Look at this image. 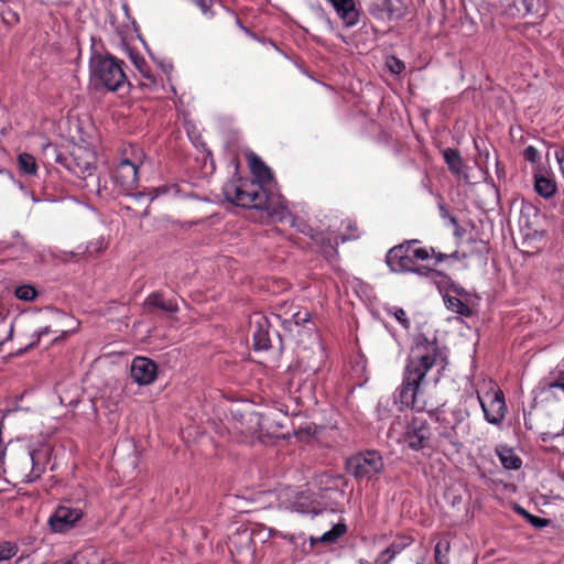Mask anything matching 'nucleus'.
I'll return each instance as SVG.
<instances>
[{
    "label": "nucleus",
    "mask_w": 564,
    "mask_h": 564,
    "mask_svg": "<svg viewBox=\"0 0 564 564\" xmlns=\"http://www.w3.org/2000/svg\"><path fill=\"white\" fill-rule=\"evenodd\" d=\"M303 362H304V356H301L299 358V369L303 368L304 372H306L307 376H310L311 373H315L319 368V361H316L313 364H307V365H303Z\"/></svg>",
    "instance_id": "4c0bfd02"
},
{
    "label": "nucleus",
    "mask_w": 564,
    "mask_h": 564,
    "mask_svg": "<svg viewBox=\"0 0 564 564\" xmlns=\"http://www.w3.org/2000/svg\"><path fill=\"white\" fill-rule=\"evenodd\" d=\"M161 68L166 75H169L173 70V65L170 63L161 64Z\"/></svg>",
    "instance_id": "3c124183"
},
{
    "label": "nucleus",
    "mask_w": 564,
    "mask_h": 564,
    "mask_svg": "<svg viewBox=\"0 0 564 564\" xmlns=\"http://www.w3.org/2000/svg\"><path fill=\"white\" fill-rule=\"evenodd\" d=\"M83 517L80 508L59 506L50 517L48 524L52 531L63 533L72 529Z\"/></svg>",
    "instance_id": "4468645a"
},
{
    "label": "nucleus",
    "mask_w": 564,
    "mask_h": 564,
    "mask_svg": "<svg viewBox=\"0 0 564 564\" xmlns=\"http://www.w3.org/2000/svg\"><path fill=\"white\" fill-rule=\"evenodd\" d=\"M442 546L444 547H447V542L443 543V542H438L435 546V553L436 555L442 551Z\"/></svg>",
    "instance_id": "864d4df0"
},
{
    "label": "nucleus",
    "mask_w": 564,
    "mask_h": 564,
    "mask_svg": "<svg viewBox=\"0 0 564 564\" xmlns=\"http://www.w3.org/2000/svg\"><path fill=\"white\" fill-rule=\"evenodd\" d=\"M346 468L357 480H371L382 473L383 458L377 451H366L349 457Z\"/></svg>",
    "instance_id": "6e6552de"
},
{
    "label": "nucleus",
    "mask_w": 564,
    "mask_h": 564,
    "mask_svg": "<svg viewBox=\"0 0 564 564\" xmlns=\"http://www.w3.org/2000/svg\"><path fill=\"white\" fill-rule=\"evenodd\" d=\"M252 534L254 538H258L261 542H265L268 539L272 538L271 528H268L263 524H259L252 530Z\"/></svg>",
    "instance_id": "c9c22d12"
},
{
    "label": "nucleus",
    "mask_w": 564,
    "mask_h": 564,
    "mask_svg": "<svg viewBox=\"0 0 564 564\" xmlns=\"http://www.w3.org/2000/svg\"><path fill=\"white\" fill-rule=\"evenodd\" d=\"M520 208H521V212H523V209H524V202H523V200H521V206H520Z\"/></svg>",
    "instance_id": "4d7b16f0"
},
{
    "label": "nucleus",
    "mask_w": 564,
    "mask_h": 564,
    "mask_svg": "<svg viewBox=\"0 0 564 564\" xmlns=\"http://www.w3.org/2000/svg\"><path fill=\"white\" fill-rule=\"evenodd\" d=\"M59 333H61V336L55 337V338L53 339V343L58 341L61 338H65V337H66V336H68V334H69V332H68V330H59Z\"/></svg>",
    "instance_id": "603ef678"
},
{
    "label": "nucleus",
    "mask_w": 564,
    "mask_h": 564,
    "mask_svg": "<svg viewBox=\"0 0 564 564\" xmlns=\"http://www.w3.org/2000/svg\"><path fill=\"white\" fill-rule=\"evenodd\" d=\"M478 401L484 412L485 420L494 425L502 422L506 415V403L503 392L494 386L489 391L478 393Z\"/></svg>",
    "instance_id": "9b49d317"
},
{
    "label": "nucleus",
    "mask_w": 564,
    "mask_h": 564,
    "mask_svg": "<svg viewBox=\"0 0 564 564\" xmlns=\"http://www.w3.org/2000/svg\"><path fill=\"white\" fill-rule=\"evenodd\" d=\"M443 158L448 165L449 171L460 176L463 174L464 170V162L459 154V152L455 149L447 148L443 151Z\"/></svg>",
    "instance_id": "b1692460"
},
{
    "label": "nucleus",
    "mask_w": 564,
    "mask_h": 564,
    "mask_svg": "<svg viewBox=\"0 0 564 564\" xmlns=\"http://www.w3.org/2000/svg\"><path fill=\"white\" fill-rule=\"evenodd\" d=\"M18 167L21 174L34 176L37 173V164L35 158L26 152L18 155Z\"/></svg>",
    "instance_id": "393cba45"
},
{
    "label": "nucleus",
    "mask_w": 564,
    "mask_h": 564,
    "mask_svg": "<svg viewBox=\"0 0 564 564\" xmlns=\"http://www.w3.org/2000/svg\"><path fill=\"white\" fill-rule=\"evenodd\" d=\"M278 498L280 500L279 506L281 508L290 509L299 513H317L314 500L304 492L295 495L293 489L283 488L279 491Z\"/></svg>",
    "instance_id": "ddd939ff"
},
{
    "label": "nucleus",
    "mask_w": 564,
    "mask_h": 564,
    "mask_svg": "<svg viewBox=\"0 0 564 564\" xmlns=\"http://www.w3.org/2000/svg\"><path fill=\"white\" fill-rule=\"evenodd\" d=\"M107 248V241L104 238H98L95 241H91L87 245L84 253L89 256L98 254Z\"/></svg>",
    "instance_id": "473e14b6"
},
{
    "label": "nucleus",
    "mask_w": 564,
    "mask_h": 564,
    "mask_svg": "<svg viewBox=\"0 0 564 564\" xmlns=\"http://www.w3.org/2000/svg\"><path fill=\"white\" fill-rule=\"evenodd\" d=\"M143 153L141 150L133 152V159H121L111 174V180L119 193L131 195L139 204V207L145 209L155 204V207H163L167 203L182 198L181 188L177 184H165L153 187L148 192L131 191L137 186L139 180V166L142 163Z\"/></svg>",
    "instance_id": "7ed1b4c3"
},
{
    "label": "nucleus",
    "mask_w": 564,
    "mask_h": 564,
    "mask_svg": "<svg viewBox=\"0 0 564 564\" xmlns=\"http://www.w3.org/2000/svg\"><path fill=\"white\" fill-rule=\"evenodd\" d=\"M358 237H359L358 234H351V235H348V236L341 235L340 237L329 238V241H334L335 245H338L339 243L338 238H340V242H345L348 239H355V238H358Z\"/></svg>",
    "instance_id": "8fccbe9b"
},
{
    "label": "nucleus",
    "mask_w": 564,
    "mask_h": 564,
    "mask_svg": "<svg viewBox=\"0 0 564 564\" xmlns=\"http://www.w3.org/2000/svg\"><path fill=\"white\" fill-rule=\"evenodd\" d=\"M301 398H302L301 395L294 397L295 401H297V402L300 401Z\"/></svg>",
    "instance_id": "bf43d9fd"
},
{
    "label": "nucleus",
    "mask_w": 564,
    "mask_h": 564,
    "mask_svg": "<svg viewBox=\"0 0 564 564\" xmlns=\"http://www.w3.org/2000/svg\"><path fill=\"white\" fill-rule=\"evenodd\" d=\"M558 434H560V432L546 431V432L541 433L540 437L545 443H547V442L552 443V446L554 447L555 441H562V436H558Z\"/></svg>",
    "instance_id": "ea45409f"
},
{
    "label": "nucleus",
    "mask_w": 564,
    "mask_h": 564,
    "mask_svg": "<svg viewBox=\"0 0 564 564\" xmlns=\"http://www.w3.org/2000/svg\"><path fill=\"white\" fill-rule=\"evenodd\" d=\"M271 531H272V538L273 536L282 538L284 540H288L291 544H295V545H297L299 543H302V544L305 543V536L303 534H299V535L286 534V533H283L281 531H278L272 528H271Z\"/></svg>",
    "instance_id": "f704fd0d"
},
{
    "label": "nucleus",
    "mask_w": 564,
    "mask_h": 564,
    "mask_svg": "<svg viewBox=\"0 0 564 564\" xmlns=\"http://www.w3.org/2000/svg\"><path fill=\"white\" fill-rule=\"evenodd\" d=\"M250 171L257 183L237 184L230 182L224 185L223 192L227 202L234 206L263 212H286L289 203L280 195H268L263 186L273 182V174L268 165L253 152L246 154Z\"/></svg>",
    "instance_id": "f257e3e1"
},
{
    "label": "nucleus",
    "mask_w": 564,
    "mask_h": 564,
    "mask_svg": "<svg viewBox=\"0 0 564 564\" xmlns=\"http://www.w3.org/2000/svg\"><path fill=\"white\" fill-rule=\"evenodd\" d=\"M269 322L261 313H254L250 317V330L252 333L253 346L257 350L268 349L270 346Z\"/></svg>",
    "instance_id": "a211bd4d"
},
{
    "label": "nucleus",
    "mask_w": 564,
    "mask_h": 564,
    "mask_svg": "<svg viewBox=\"0 0 564 564\" xmlns=\"http://www.w3.org/2000/svg\"><path fill=\"white\" fill-rule=\"evenodd\" d=\"M346 532V525L343 523H338L333 527L332 530L322 534L318 539L311 538V545H313L316 541H321L323 543H334L336 542L344 533Z\"/></svg>",
    "instance_id": "a878e982"
},
{
    "label": "nucleus",
    "mask_w": 564,
    "mask_h": 564,
    "mask_svg": "<svg viewBox=\"0 0 564 564\" xmlns=\"http://www.w3.org/2000/svg\"><path fill=\"white\" fill-rule=\"evenodd\" d=\"M517 511L522 514L527 521L529 523H531L533 527L538 528V529H542V528H545L547 524H549V520L547 519H544V518H540V517H536V516H533L531 513H529L528 511H525L523 508L521 507H518L517 508Z\"/></svg>",
    "instance_id": "2f4dec72"
},
{
    "label": "nucleus",
    "mask_w": 564,
    "mask_h": 564,
    "mask_svg": "<svg viewBox=\"0 0 564 564\" xmlns=\"http://www.w3.org/2000/svg\"><path fill=\"white\" fill-rule=\"evenodd\" d=\"M18 553L15 543L9 541H0V562L9 561Z\"/></svg>",
    "instance_id": "7c9ffc66"
},
{
    "label": "nucleus",
    "mask_w": 564,
    "mask_h": 564,
    "mask_svg": "<svg viewBox=\"0 0 564 564\" xmlns=\"http://www.w3.org/2000/svg\"><path fill=\"white\" fill-rule=\"evenodd\" d=\"M41 315L37 318V323L48 322L53 316H59L61 313L53 308H46L45 311L40 312Z\"/></svg>",
    "instance_id": "a19ab883"
},
{
    "label": "nucleus",
    "mask_w": 564,
    "mask_h": 564,
    "mask_svg": "<svg viewBox=\"0 0 564 564\" xmlns=\"http://www.w3.org/2000/svg\"><path fill=\"white\" fill-rule=\"evenodd\" d=\"M237 24H238V26H240L241 29H243L248 33V30L241 25L239 20H237Z\"/></svg>",
    "instance_id": "6e6d98bb"
},
{
    "label": "nucleus",
    "mask_w": 564,
    "mask_h": 564,
    "mask_svg": "<svg viewBox=\"0 0 564 564\" xmlns=\"http://www.w3.org/2000/svg\"><path fill=\"white\" fill-rule=\"evenodd\" d=\"M346 28H352L359 22V12L355 0H327Z\"/></svg>",
    "instance_id": "6ab92c4d"
},
{
    "label": "nucleus",
    "mask_w": 564,
    "mask_h": 564,
    "mask_svg": "<svg viewBox=\"0 0 564 564\" xmlns=\"http://www.w3.org/2000/svg\"><path fill=\"white\" fill-rule=\"evenodd\" d=\"M29 457L32 464V468L29 474L24 476V482H33L39 479L45 471V466L48 458V449L42 448L36 451H30Z\"/></svg>",
    "instance_id": "aec40b11"
},
{
    "label": "nucleus",
    "mask_w": 564,
    "mask_h": 564,
    "mask_svg": "<svg viewBox=\"0 0 564 564\" xmlns=\"http://www.w3.org/2000/svg\"><path fill=\"white\" fill-rule=\"evenodd\" d=\"M443 300L446 307L454 313L465 317L470 316L473 313L471 308L468 306L466 300L464 299H459L455 295H452L451 293H445Z\"/></svg>",
    "instance_id": "412c9836"
},
{
    "label": "nucleus",
    "mask_w": 564,
    "mask_h": 564,
    "mask_svg": "<svg viewBox=\"0 0 564 564\" xmlns=\"http://www.w3.org/2000/svg\"><path fill=\"white\" fill-rule=\"evenodd\" d=\"M443 362L444 357L437 344L429 340L423 335L416 336L409 355L403 383L399 391L400 403L416 411L425 410L426 404L421 400L420 384L434 366Z\"/></svg>",
    "instance_id": "f03ea898"
},
{
    "label": "nucleus",
    "mask_w": 564,
    "mask_h": 564,
    "mask_svg": "<svg viewBox=\"0 0 564 564\" xmlns=\"http://www.w3.org/2000/svg\"><path fill=\"white\" fill-rule=\"evenodd\" d=\"M535 191L543 197H551L555 193V183L544 176H536L534 183Z\"/></svg>",
    "instance_id": "bb28decb"
},
{
    "label": "nucleus",
    "mask_w": 564,
    "mask_h": 564,
    "mask_svg": "<svg viewBox=\"0 0 564 564\" xmlns=\"http://www.w3.org/2000/svg\"><path fill=\"white\" fill-rule=\"evenodd\" d=\"M388 267L393 272H416L423 273L415 262L412 261L410 242L391 248L386 257Z\"/></svg>",
    "instance_id": "f8f14e48"
},
{
    "label": "nucleus",
    "mask_w": 564,
    "mask_h": 564,
    "mask_svg": "<svg viewBox=\"0 0 564 564\" xmlns=\"http://www.w3.org/2000/svg\"><path fill=\"white\" fill-rule=\"evenodd\" d=\"M131 62L134 65V67L139 70V73L142 75V77L149 80V86L155 85V78L150 70L147 61L142 56L131 55Z\"/></svg>",
    "instance_id": "cd10ccee"
},
{
    "label": "nucleus",
    "mask_w": 564,
    "mask_h": 564,
    "mask_svg": "<svg viewBox=\"0 0 564 564\" xmlns=\"http://www.w3.org/2000/svg\"><path fill=\"white\" fill-rule=\"evenodd\" d=\"M398 553L397 550L392 549V547H387L382 553H381V557H384V556H388L387 560H384V562L382 564H388L394 556L395 554Z\"/></svg>",
    "instance_id": "de8ad7c7"
},
{
    "label": "nucleus",
    "mask_w": 564,
    "mask_h": 564,
    "mask_svg": "<svg viewBox=\"0 0 564 564\" xmlns=\"http://www.w3.org/2000/svg\"><path fill=\"white\" fill-rule=\"evenodd\" d=\"M558 436H562V441H555L553 448L558 453H564V427L560 431Z\"/></svg>",
    "instance_id": "09e8293b"
},
{
    "label": "nucleus",
    "mask_w": 564,
    "mask_h": 564,
    "mask_svg": "<svg viewBox=\"0 0 564 564\" xmlns=\"http://www.w3.org/2000/svg\"><path fill=\"white\" fill-rule=\"evenodd\" d=\"M443 219L444 224L453 230V235L458 240L459 249L446 253L441 251L436 252L434 248H414L412 243H410V252L413 262L416 263L419 260L425 261L434 258V264H438L443 261L455 263L462 259H466L471 252L467 245L477 246L478 251L487 249L486 242L477 239V235L474 234L475 226L470 221L465 220V218L455 217L453 214H444Z\"/></svg>",
    "instance_id": "20e7f679"
},
{
    "label": "nucleus",
    "mask_w": 564,
    "mask_h": 564,
    "mask_svg": "<svg viewBox=\"0 0 564 564\" xmlns=\"http://www.w3.org/2000/svg\"><path fill=\"white\" fill-rule=\"evenodd\" d=\"M130 375L139 386L150 384L156 378V365L147 357H135L131 362Z\"/></svg>",
    "instance_id": "dca6fc26"
},
{
    "label": "nucleus",
    "mask_w": 564,
    "mask_h": 564,
    "mask_svg": "<svg viewBox=\"0 0 564 564\" xmlns=\"http://www.w3.org/2000/svg\"><path fill=\"white\" fill-rule=\"evenodd\" d=\"M0 174L7 176L10 180H13L12 174L10 172H8V171L0 170Z\"/></svg>",
    "instance_id": "5fc2aeb1"
},
{
    "label": "nucleus",
    "mask_w": 564,
    "mask_h": 564,
    "mask_svg": "<svg viewBox=\"0 0 564 564\" xmlns=\"http://www.w3.org/2000/svg\"><path fill=\"white\" fill-rule=\"evenodd\" d=\"M57 161H61L64 164V159L61 160V158H57Z\"/></svg>",
    "instance_id": "052dcab7"
},
{
    "label": "nucleus",
    "mask_w": 564,
    "mask_h": 564,
    "mask_svg": "<svg viewBox=\"0 0 564 564\" xmlns=\"http://www.w3.org/2000/svg\"><path fill=\"white\" fill-rule=\"evenodd\" d=\"M388 66L393 74H400L404 69V64L394 57L391 58Z\"/></svg>",
    "instance_id": "37998d69"
},
{
    "label": "nucleus",
    "mask_w": 564,
    "mask_h": 564,
    "mask_svg": "<svg viewBox=\"0 0 564 564\" xmlns=\"http://www.w3.org/2000/svg\"><path fill=\"white\" fill-rule=\"evenodd\" d=\"M56 332L57 330H52L51 325H45V326L39 328L37 330H35L32 334L33 340L29 344V346L24 349V351H26L29 348L37 345L43 336H47V335H50L52 333H56Z\"/></svg>",
    "instance_id": "72a5a7b5"
},
{
    "label": "nucleus",
    "mask_w": 564,
    "mask_h": 564,
    "mask_svg": "<svg viewBox=\"0 0 564 564\" xmlns=\"http://www.w3.org/2000/svg\"><path fill=\"white\" fill-rule=\"evenodd\" d=\"M13 293L18 300L24 301V302H32L39 295L36 289L32 284H29V283L17 285L14 288Z\"/></svg>",
    "instance_id": "c85d7f7f"
},
{
    "label": "nucleus",
    "mask_w": 564,
    "mask_h": 564,
    "mask_svg": "<svg viewBox=\"0 0 564 564\" xmlns=\"http://www.w3.org/2000/svg\"><path fill=\"white\" fill-rule=\"evenodd\" d=\"M447 293L464 300H467L469 296L468 292L464 288L456 284H453Z\"/></svg>",
    "instance_id": "79ce46f5"
},
{
    "label": "nucleus",
    "mask_w": 564,
    "mask_h": 564,
    "mask_svg": "<svg viewBox=\"0 0 564 564\" xmlns=\"http://www.w3.org/2000/svg\"><path fill=\"white\" fill-rule=\"evenodd\" d=\"M553 389H560L564 392V369L558 370L557 379L550 384Z\"/></svg>",
    "instance_id": "c03bdc74"
},
{
    "label": "nucleus",
    "mask_w": 564,
    "mask_h": 564,
    "mask_svg": "<svg viewBox=\"0 0 564 564\" xmlns=\"http://www.w3.org/2000/svg\"><path fill=\"white\" fill-rule=\"evenodd\" d=\"M64 166L82 180L93 177L96 172V153L89 147L74 144L69 155L64 158Z\"/></svg>",
    "instance_id": "1a4fd4ad"
},
{
    "label": "nucleus",
    "mask_w": 564,
    "mask_h": 564,
    "mask_svg": "<svg viewBox=\"0 0 564 564\" xmlns=\"http://www.w3.org/2000/svg\"><path fill=\"white\" fill-rule=\"evenodd\" d=\"M90 83L95 88L116 91L127 84L121 62L110 55L94 54L90 57Z\"/></svg>",
    "instance_id": "423d86ee"
},
{
    "label": "nucleus",
    "mask_w": 564,
    "mask_h": 564,
    "mask_svg": "<svg viewBox=\"0 0 564 564\" xmlns=\"http://www.w3.org/2000/svg\"><path fill=\"white\" fill-rule=\"evenodd\" d=\"M369 12L378 20L399 19L404 14V7L401 0H372Z\"/></svg>",
    "instance_id": "f3484780"
},
{
    "label": "nucleus",
    "mask_w": 564,
    "mask_h": 564,
    "mask_svg": "<svg viewBox=\"0 0 564 564\" xmlns=\"http://www.w3.org/2000/svg\"><path fill=\"white\" fill-rule=\"evenodd\" d=\"M3 260H22L26 265H37L42 262V257L28 246L21 237L7 245L3 250Z\"/></svg>",
    "instance_id": "2eb2a0df"
},
{
    "label": "nucleus",
    "mask_w": 564,
    "mask_h": 564,
    "mask_svg": "<svg viewBox=\"0 0 564 564\" xmlns=\"http://www.w3.org/2000/svg\"><path fill=\"white\" fill-rule=\"evenodd\" d=\"M523 156L527 161L534 163L539 159V151L533 145H528L523 151Z\"/></svg>",
    "instance_id": "58836bf2"
},
{
    "label": "nucleus",
    "mask_w": 564,
    "mask_h": 564,
    "mask_svg": "<svg viewBox=\"0 0 564 564\" xmlns=\"http://www.w3.org/2000/svg\"><path fill=\"white\" fill-rule=\"evenodd\" d=\"M555 159L560 165L561 173L564 177V148H561L555 152Z\"/></svg>",
    "instance_id": "49530a36"
},
{
    "label": "nucleus",
    "mask_w": 564,
    "mask_h": 564,
    "mask_svg": "<svg viewBox=\"0 0 564 564\" xmlns=\"http://www.w3.org/2000/svg\"><path fill=\"white\" fill-rule=\"evenodd\" d=\"M283 314L284 322L293 323L296 326L304 325L310 319V314L306 310H297L295 312H290V316L288 311L283 312Z\"/></svg>",
    "instance_id": "c756f323"
},
{
    "label": "nucleus",
    "mask_w": 564,
    "mask_h": 564,
    "mask_svg": "<svg viewBox=\"0 0 564 564\" xmlns=\"http://www.w3.org/2000/svg\"><path fill=\"white\" fill-rule=\"evenodd\" d=\"M0 327H3L8 330L7 338H11L13 334V325L11 322H7V318L4 316H0Z\"/></svg>",
    "instance_id": "a18cd8bd"
},
{
    "label": "nucleus",
    "mask_w": 564,
    "mask_h": 564,
    "mask_svg": "<svg viewBox=\"0 0 564 564\" xmlns=\"http://www.w3.org/2000/svg\"><path fill=\"white\" fill-rule=\"evenodd\" d=\"M145 304L150 308H160L167 313H175L178 311L177 303L174 300H164L160 293L150 294L145 300Z\"/></svg>",
    "instance_id": "4be33fe9"
},
{
    "label": "nucleus",
    "mask_w": 564,
    "mask_h": 564,
    "mask_svg": "<svg viewBox=\"0 0 564 564\" xmlns=\"http://www.w3.org/2000/svg\"><path fill=\"white\" fill-rule=\"evenodd\" d=\"M270 427L269 419L259 412H247L235 416L234 430L243 436V442L261 440Z\"/></svg>",
    "instance_id": "9d476101"
},
{
    "label": "nucleus",
    "mask_w": 564,
    "mask_h": 564,
    "mask_svg": "<svg viewBox=\"0 0 564 564\" xmlns=\"http://www.w3.org/2000/svg\"><path fill=\"white\" fill-rule=\"evenodd\" d=\"M388 436L403 449L423 452L431 448L432 431L429 422L422 417L394 420L389 427Z\"/></svg>",
    "instance_id": "39448f33"
},
{
    "label": "nucleus",
    "mask_w": 564,
    "mask_h": 564,
    "mask_svg": "<svg viewBox=\"0 0 564 564\" xmlns=\"http://www.w3.org/2000/svg\"><path fill=\"white\" fill-rule=\"evenodd\" d=\"M466 419L467 412L464 409L442 406L436 411L440 436L458 448L462 445V437L468 433Z\"/></svg>",
    "instance_id": "0eeeda50"
},
{
    "label": "nucleus",
    "mask_w": 564,
    "mask_h": 564,
    "mask_svg": "<svg viewBox=\"0 0 564 564\" xmlns=\"http://www.w3.org/2000/svg\"><path fill=\"white\" fill-rule=\"evenodd\" d=\"M390 313L395 317V319L404 327V328H409L410 326V322L409 319L405 317V312L404 310L400 308V307H393Z\"/></svg>",
    "instance_id": "e433bc0d"
},
{
    "label": "nucleus",
    "mask_w": 564,
    "mask_h": 564,
    "mask_svg": "<svg viewBox=\"0 0 564 564\" xmlns=\"http://www.w3.org/2000/svg\"><path fill=\"white\" fill-rule=\"evenodd\" d=\"M348 228H349L350 230H357V228H356V227H354L352 225H348Z\"/></svg>",
    "instance_id": "13d9d810"
},
{
    "label": "nucleus",
    "mask_w": 564,
    "mask_h": 564,
    "mask_svg": "<svg viewBox=\"0 0 564 564\" xmlns=\"http://www.w3.org/2000/svg\"><path fill=\"white\" fill-rule=\"evenodd\" d=\"M496 452L505 468L516 470L521 467V459L511 448L507 446H498Z\"/></svg>",
    "instance_id": "5701e85b"
}]
</instances>
